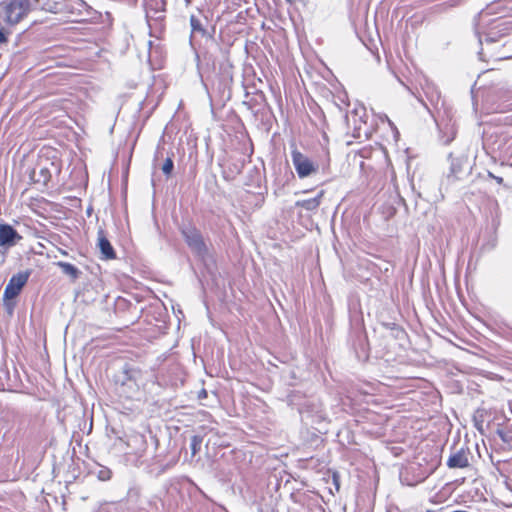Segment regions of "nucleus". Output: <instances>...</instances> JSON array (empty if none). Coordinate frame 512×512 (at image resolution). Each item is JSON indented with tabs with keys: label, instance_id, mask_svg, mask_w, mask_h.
<instances>
[{
	"label": "nucleus",
	"instance_id": "7ed1b4c3",
	"mask_svg": "<svg viewBox=\"0 0 512 512\" xmlns=\"http://www.w3.org/2000/svg\"><path fill=\"white\" fill-rule=\"evenodd\" d=\"M29 275L30 273L27 271L14 274L4 289V300H12L16 298L27 283Z\"/></svg>",
	"mask_w": 512,
	"mask_h": 512
},
{
	"label": "nucleus",
	"instance_id": "dca6fc26",
	"mask_svg": "<svg viewBox=\"0 0 512 512\" xmlns=\"http://www.w3.org/2000/svg\"><path fill=\"white\" fill-rule=\"evenodd\" d=\"M484 415H485V410L484 409H478L475 412L474 417H473L474 423H475V427L481 433H483V431H484V423H485Z\"/></svg>",
	"mask_w": 512,
	"mask_h": 512
},
{
	"label": "nucleus",
	"instance_id": "4be33fe9",
	"mask_svg": "<svg viewBox=\"0 0 512 512\" xmlns=\"http://www.w3.org/2000/svg\"><path fill=\"white\" fill-rule=\"evenodd\" d=\"M489 177L495 179L498 184H502L503 183V178L502 177L495 176L491 172H489Z\"/></svg>",
	"mask_w": 512,
	"mask_h": 512
},
{
	"label": "nucleus",
	"instance_id": "6ab92c4d",
	"mask_svg": "<svg viewBox=\"0 0 512 512\" xmlns=\"http://www.w3.org/2000/svg\"><path fill=\"white\" fill-rule=\"evenodd\" d=\"M497 434L504 443L510 444L512 442V436L509 433L498 430Z\"/></svg>",
	"mask_w": 512,
	"mask_h": 512
},
{
	"label": "nucleus",
	"instance_id": "b1692460",
	"mask_svg": "<svg viewBox=\"0 0 512 512\" xmlns=\"http://www.w3.org/2000/svg\"><path fill=\"white\" fill-rule=\"evenodd\" d=\"M479 56H480V59L481 60H484V52H483V48H481V50L479 51Z\"/></svg>",
	"mask_w": 512,
	"mask_h": 512
},
{
	"label": "nucleus",
	"instance_id": "393cba45",
	"mask_svg": "<svg viewBox=\"0 0 512 512\" xmlns=\"http://www.w3.org/2000/svg\"><path fill=\"white\" fill-rule=\"evenodd\" d=\"M109 478H110V476L108 475V476L106 477V479H109ZM101 479H102V480H105V477H101Z\"/></svg>",
	"mask_w": 512,
	"mask_h": 512
},
{
	"label": "nucleus",
	"instance_id": "412c9836",
	"mask_svg": "<svg viewBox=\"0 0 512 512\" xmlns=\"http://www.w3.org/2000/svg\"><path fill=\"white\" fill-rule=\"evenodd\" d=\"M124 374L126 375V379H127V380H131V379H133V377H134V375H133V374H134V371H133V370H130V369H126V368H125V369H124Z\"/></svg>",
	"mask_w": 512,
	"mask_h": 512
},
{
	"label": "nucleus",
	"instance_id": "2eb2a0df",
	"mask_svg": "<svg viewBox=\"0 0 512 512\" xmlns=\"http://www.w3.org/2000/svg\"><path fill=\"white\" fill-rule=\"evenodd\" d=\"M190 25H191V38L196 34L199 33L200 35L204 36L206 31L203 28L201 21L194 15H191L190 17Z\"/></svg>",
	"mask_w": 512,
	"mask_h": 512
},
{
	"label": "nucleus",
	"instance_id": "9b49d317",
	"mask_svg": "<svg viewBox=\"0 0 512 512\" xmlns=\"http://www.w3.org/2000/svg\"><path fill=\"white\" fill-rule=\"evenodd\" d=\"M51 178V173L49 169L45 167H41L38 172L36 170L33 171L32 179L37 183H42L46 185Z\"/></svg>",
	"mask_w": 512,
	"mask_h": 512
},
{
	"label": "nucleus",
	"instance_id": "ddd939ff",
	"mask_svg": "<svg viewBox=\"0 0 512 512\" xmlns=\"http://www.w3.org/2000/svg\"><path fill=\"white\" fill-rule=\"evenodd\" d=\"M501 31L502 30H497V31L491 30L489 33H487L485 35L484 38L479 36L480 45L483 46L484 44L489 45V44L498 42L499 38L503 35V34H501Z\"/></svg>",
	"mask_w": 512,
	"mask_h": 512
},
{
	"label": "nucleus",
	"instance_id": "20e7f679",
	"mask_svg": "<svg viewBox=\"0 0 512 512\" xmlns=\"http://www.w3.org/2000/svg\"><path fill=\"white\" fill-rule=\"evenodd\" d=\"M292 162L299 178H306L316 171L312 161L297 150L292 152Z\"/></svg>",
	"mask_w": 512,
	"mask_h": 512
},
{
	"label": "nucleus",
	"instance_id": "9d476101",
	"mask_svg": "<svg viewBox=\"0 0 512 512\" xmlns=\"http://www.w3.org/2000/svg\"><path fill=\"white\" fill-rule=\"evenodd\" d=\"M323 195H324V192L320 191L313 198L297 201L296 206L304 208L307 211H314L319 207V205L321 203V198L323 197Z\"/></svg>",
	"mask_w": 512,
	"mask_h": 512
},
{
	"label": "nucleus",
	"instance_id": "1a4fd4ad",
	"mask_svg": "<svg viewBox=\"0 0 512 512\" xmlns=\"http://www.w3.org/2000/svg\"><path fill=\"white\" fill-rule=\"evenodd\" d=\"M470 169V164L467 158L453 159L450 167V172L456 178H461Z\"/></svg>",
	"mask_w": 512,
	"mask_h": 512
},
{
	"label": "nucleus",
	"instance_id": "5701e85b",
	"mask_svg": "<svg viewBox=\"0 0 512 512\" xmlns=\"http://www.w3.org/2000/svg\"><path fill=\"white\" fill-rule=\"evenodd\" d=\"M387 122L389 123L390 127L393 128V129H396V127L394 126L393 122L387 117L385 116Z\"/></svg>",
	"mask_w": 512,
	"mask_h": 512
},
{
	"label": "nucleus",
	"instance_id": "f257e3e1",
	"mask_svg": "<svg viewBox=\"0 0 512 512\" xmlns=\"http://www.w3.org/2000/svg\"><path fill=\"white\" fill-rule=\"evenodd\" d=\"M0 7L4 12V22L14 26L30 12V0H6L0 2Z\"/></svg>",
	"mask_w": 512,
	"mask_h": 512
},
{
	"label": "nucleus",
	"instance_id": "4468645a",
	"mask_svg": "<svg viewBox=\"0 0 512 512\" xmlns=\"http://www.w3.org/2000/svg\"><path fill=\"white\" fill-rule=\"evenodd\" d=\"M165 6L164 0H146L145 7L147 13L155 11V13L163 12Z\"/></svg>",
	"mask_w": 512,
	"mask_h": 512
},
{
	"label": "nucleus",
	"instance_id": "f3484780",
	"mask_svg": "<svg viewBox=\"0 0 512 512\" xmlns=\"http://www.w3.org/2000/svg\"><path fill=\"white\" fill-rule=\"evenodd\" d=\"M203 438L200 435H193L190 439V449L192 456H195L201 449Z\"/></svg>",
	"mask_w": 512,
	"mask_h": 512
},
{
	"label": "nucleus",
	"instance_id": "a211bd4d",
	"mask_svg": "<svg viewBox=\"0 0 512 512\" xmlns=\"http://www.w3.org/2000/svg\"><path fill=\"white\" fill-rule=\"evenodd\" d=\"M174 168V163L171 158H167L162 165V171L166 176H170Z\"/></svg>",
	"mask_w": 512,
	"mask_h": 512
},
{
	"label": "nucleus",
	"instance_id": "6e6552de",
	"mask_svg": "<svg viewBox=\"0 0 512 512\" xmlns=\"http://www.w3.org/2000/svg\"><path fill=\"white\" fill-rule=\"evenodd\" d=\"M35 4L42 10L50 13H62L65 11V3L63 0H33Z\"/></svg>",
	"mask_w": 512,
	"mask_h": 512
},
{
	"label": "nucleus",
	"instance_id": "423d86ee",
	"mask_svg": "<svg viewBox=\"0 0 512 512\" xmlns=\"http://www.w3.org/2000/svg\"><path fill=\"white\" fill-rule=\"evenodd\" d=\"M100 253L102 255V259L105 260H111L116 258V253L111 245L110 241L107 239V237L104 234L103 230L98 231V244H97Z\"/></svg>",
	"mask_w": 512,
	"mask_h": 512
},
{
	"label": "nucleus",
	"instance_id": "0eeeda50",
	"mask_svg": "<svg viewBox=\"0 0 512 512\" xmlns=\"http://www.w3.org/2000/svg\"><path fill=\"white\" fill-rule=\"evenodd\" d=\"M470 451L468 448L461 447L450 454V468H465L469 466Z\"/></svg>",
	"mask_w": 512,
	"mask_h": 512
},
{
	"label": "nucleus",
	"instance_id": "aec40b11",
	"mask_svg": "<svg viewBox=\"0 0 512 512\" xmlns=\"http://www.w3.org/2000/svg\"><path fill=\"white\" fill-rule=\"evenodd\" d=\"M7 42H8L7 33L3 29H0V44H4Z\"/></svg>",
	"mask_w": 512,
	"mask_h": 512
},
{
	"label": "nucleus",
	"instance_id": "f8f14e48",
	"mask_svg": "<svg viewBox=\"0 0 512 512\" xmlns=\"http://www.w3.org/2000/svg\"><path fill=\"white\" fill-rule=\"evenodd\" d=\"M56 265L61 268L64 274L70 276L72 279H77L80 274L78 268L68 262L59 261Z\"/></svg>",
	"mask_w": 512,
	"mask_h": 512
},
{
	"label": "nucleus",
	"instance_id": "a878e982",
	"mask_svg": "<svg viewBox=\"0 0 512 512\" xmlns=\"http://www.w3.org/2000/svg\"><path fill=\"white\" fill-rule=\"evenodd\" d=\"M286 2H288V3H293V2H294V0H286Z\"/></svg>",
	"mask_w": 512,
	"mask_h": 512
},
{
	"label": "nucleus",
	"instance_id": "f03ea898",
	"mask_svg": "<svg viewBox=\"0 0 512 512\" xmlns=\"http://www.w3.org/2000/svg\"><path fill=\"white\" fill-rule=\"evenodd\" d=\"M181 233L192 252L202 260L208 256V248L199 230L190 225L183 226Z\"/></svg>",
	"mask_w": 512,
	"mask_h": 512
},
{
	"label": "nucleus",
	"instance_id": "39448f33",
	"mask_svg": "<svg viewBox=\"0 0 512 512\" xmlns=\"http://www.w3.org/2000/svg\"><path fill=\"white\" fill-rule=\"evenodd\" d=\"M22 236L16 229L7 223L0 224V247L9 249L22 240Z\"/></svg>",
	"mask_w": 512,
	"mask_h": 512
}]
</instances>
